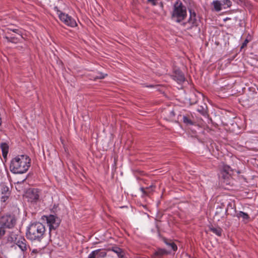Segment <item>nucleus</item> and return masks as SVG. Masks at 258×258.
Returning a JSON list of instances; mask_svg holds the SVG:
<instances>
[{
    "label": "nucleus",
    "instance_id": "nucleus-19",
    "mask_svg": "<svg viewBox=\"0 0 258 258\" xmlns=\"http://www.w3.org/2000/svg\"><path fill=\"white\" fill-rule=\"evenodd\" d=\"M209 229L211 231L213 232L218 236H221L222 235V230L220 227H214L213 226H210L209 227Z\"/></svg>",
    "mask_w": 258,
    "mask_h": 258
},
{
    "label": "nucleus",
    "instance_id": "nucleus-12",
    "mask_svg": "<svg viewBox=\"0 0 258 258\" xmlns=\"http://www.w3.org/2000/svg\"><path fill=\"white\" fill-rule=\"evenodd\" d=\"M163 241L166 244V245L168 246L169 248L170 249L169 250H173L174 251H175L177 249V245L175 244V243L172 240L167 239L166 238H163Z\"/></svg>",
    "mask_w": 258,
    "mask_h": 258
},
{
    "label": "nucleus",
    "instance_id": "nucleus-32",
    "mask_svg": "<svg viewBox=\"0 0 258 258\" xmlns=\"http://www.w3.org/2000/svg\"><path fill=\"white\" fill-rule=\"evenodd\" d=\"M6 38L7 39L8 41L14 42V41L12 40V39H14V38H10L8 36H6Z\"/></svg>",
    "mask_w": 258,
    "mask_h": 258
},
{
    "label": "nucleus",
    "instance_id": "nucleus-25",
    "mask_svg": "<svg viewBox=\"0 0 258 258\" xmlns=\"http://www.w3.org/2000/svg\"><path fill=\"white\" fill-rule=\"evenodd\" d=\"M10 196V194H7V195H3V196L1 198V201L3 202H5L7 200L9 197Z\"/></svg>",
    "mask_w": 258,
    "mask_h": 258
},
{
    "label": "nucleus",
    "instance_id": "nucleus-2",
    "mask_svg": "<svg viewBox=\"0 0 258 258\" xmlns=\"http://www.w3.org/2000/svg\"><path fill=\"white\" fill-rule=\"evenodd\" d=\"M45 232V226L40 222L31 224L28 227L26 237L32 241H40Z\"/></svg>",
    "mask_w": 258,
    "mask_h": 258
},
{
    "label": "nucleus",
    "instance_id": "nucleus-3",
    "mask_svg": "<svg viewBox=\"0 0 258 258\" xmlns=\"http://www.w3.org/2000/svg\"><path fill=\"white\" fill-rule=\"evenodd\" d=\"M187 16L186 8L179 1L175 2L171 14V17L177 22L179 23L183 20Z\"/></svg>",
    "mask_w": 258,
    "mask_h": 258
},
{
    "label": "nucleus",
    "instance_id": "nucleus-14",
    "mask_svg": "<svg viewBox=\"0 0 258 258\" xmlns=\"http://www.w3.org/2000/svg\"><path fill=\"white\" fill-rule=\"evenodd\" d=\"M236 216L238 218H241L242 219V220L245 223H247L249 221L250 217L249 215L243 212L240 211L236 214Z\"/></svg>",
    "mask_w": 258,
    "mask_h": 258
},
{
    "label": "nucleus",
    "instance_id": "nucleus-27",
    "mask_svg": "<svg viewBox=\"0 0 258 258\" xmlns=\"http://www.w3.org/2000/svg\"><path fill=\"white\" fill-rule=\"evenodd\" d=\"M10 30L11 31H12L13 32L16 33H17L19 35H20V36H22V32L19 30V29H10Z\"/></svg>",
    "mask_w": 258,
    "mask_h": 258
},
{
    "label": "nucleus",
    "instance_id": "nucleus-6",
    "mask_svg": "<svg viewBox=\"0 0 258 258\" xmlns=\"http://www.w3.org/2000/svg\"><path fill=\"white\" fill-rule=\"evenodd\" d=\"M57 15L61 21L66 25L71 27H74L77 25L76 21L68 14L57 11Z\"/></svg>",
    "mask_w": 258,
    "mask_h": 258
},
{
    "label": "nucleus",
    "instance_id": "nucleus-1",
    "mask_svg": "<svg viewBox=\"0 0 258 258\" xmlns=\"http://www.w3.org/2000/svg\"><path fill=\"white\" fill-rule=\"evenodd\" d=\"M31 165V159L26 155H20L13 158L10 163V170L15 174L26 172Z\"/></svg>",
    "mask_w": 258,
    "mask_h": 258
},
{
    "label": "nucleus",
    "instance_id": "nucleus-15",
    "mask_svg": "<svg viewBox=\"0 0 258 258\" xmlns=\"http://www.w3.org/2000/svg\"><path fill=\"white\" fill-rule=\"evenodd\" d=\"M111 250L112 251H113L114 252H115V253H116L117 256L119 258H122L123 257L124 254V252L120 248L117 247V246H114V247H112V248L111 249Z\"/></svg>",
    "mask_w": 258,
    "mask_h": 258
},
{
    "label": "nucleus",
    "instance_id": "nucleus-30",
    "mask_svg": "<svg viewBox=\"0 0 258 258\" xmlns=\"http://www.w3.org/2000/svg\"><path fill=\"white\" fill-rule=\"evenodd\" d=\"M88 258H97L96 255L95 254V252L92 251L88 255Z\"/></svg>",
    "mask_w": 258,
    "mask_h": 258
},
{
    "label": "nucleus",
    "instance_id": "nucleus-17",
    "mask_svg": "<svg viewBox=\"0 0 258 258\" xmlns=\"http://www.w3.org/2000/svg\"><path fill=\"white\" fill-rule=\"evenodd\" d=\"M212 4L214 7V11L219 12L222 10V4L219 1H214Z\"/></svg>",
    "mask_w": 258,
    "mask_h": 258
},
{
    "label": "nucleus",
    "instance_id": "nucleus-4",
    "mask_svg": "<svg viewBox=\"0 0 258 258\" xmlns=\"http://www.w3.org/2000/svg\"><path fill=\"white\" fill-rule=\"evenodd\" d=\"M17 219L13 215H6L0 218V224L3 227L13 228L16 223Z\"/></svg>",
    "mask_w": 258,
    "mask_h": 258
},
{
    "label": "nucleus",
    "instance_id": "nucleus-7",
    "mask_svg": "<svg viewBox=\"0 0 258 258\" xmlns=\"http://www.w3.org/2000/svg\"><path fill=\"white\" fill-rule=\"evenodd\" d=\"M44 219H45L49 227V230L55 229L58 227L60 220L56 216L53 215H49V216H44Z\"/></svg>",
    "mask_w": 258,
    "mask_h": 258
},
{
    "label": "nucleus",
    "instance_id": "nucleus-20",
    "mask_svg": "<svg viewBox=\"0 0 258 258\" xmlns=\"http://www.w3.org/2000/svg\"><path fill=\"white\" fill-rule=\"evenodd\" d=\"M183 121L187 125H192L194 124V122L187 116L183 117Z\"/></svg>",
    "mask_w": 258,
    "mask_h": 258
},
{
    "label": "nucleus",
    "instance_id": "nucleus-8",
    "mask_svg": "<svg viewBox=\"0 0 258 258\" xmlns=\"http://www.w3.org/2000/svg\"><path fill=\"white\" fill-rule=\"evenodd\" d=\"M15 241L16 245L21 249L23 254L29 248L27 240L20 235H17L15 237Z\"/></svg>",
    "mask_w": 258,
    "mask_h": 258
},
{
    "label": "nucleus",
    "instance_id": "nucleus-18",
    "mask_svg": "<svg viewBox=\"0 0 258 258\" xmlns=\"http://www.w3.org/2000/svg\"><path fill=\"white\" fill-rule=\"evenodd\" d=\"M95 252V254L96 255L97 258H103L106 256V252L105 250H102L100 249H97L93 251Z\"/></svg>",
    "mask_w": 258,
    "mask_h": 258
},
{
    "label": "nucleus",
    "instance_id": "nucleus-33",
    "mask_svg": "<svg viewBox=\"0 0 258 258\" xmlns=\"http://www.w3.org/2000/svg\"><path fill=\"white\" fill-rule=\"evenodd\" d=\"M155 0H148V2L153 3L154 4H155L154 2Z\"/></svg>",
    "mask_w": 258,
    "mask_h": 258
},
{
    "label": "nucleus",
    "instance_id": "nucleus-26",
    "mask_svg": "<svg viewBox=\"0 0 258 258\" xmlns=\"http://www.w3.org/2000/svg\"><path fill=\"white\" fill-rule=\"evenodd\" d=\"M5 230L3 227H0V239L2 238V237L5 235Z\"/></svg>",
    "mask_w": 258,
    "mask_h": 258
},
{
    "label": "nucleus",
    "instance_id": "nucleus-29",
    "mask_svg": "<svg viewBox=\"0 0 258 258\" xmlns=\"http://www.w3.org/2000/svg\"><path fill=\"white\" fill-rule=\"evenodd\" d=\"M248 42V40L246 39L244 40V41L243 42V43L241 46V49H242V48H244L245 46H246Z\"/></svg>",
    "mask_w": 258,
    "mask_h": 258
},
{
    "label": "nucleus",
    "instance_id": "nucleus-28",
    "mask_svg": "<svg viewBox=\"0 0 258 258\" xmlns=\"http://www.w3.org/2000/svg\"><path fill=\"white\" fill-rule=\"evenodd\" d=\"M198 111L202 114L206 113L205 109L202 106H201L200 108H198Z\"/></svg>",
    "mask_w": 258,
    "mask_h": 258
},
{
    "label": "nucleus",
    "instance_id": "nucleus-21",
    "mask_svg": "<svg viewBox=\"0 0 258 258\" xmlns=\"http://www.w3.org/2000/svg\"><path fill=\"white\" fill-rule=\"evenodd\" d=\"M152 186H150L146 188H145L144 187H141V190L144 195H148L152 191Z\"/></svg>",
    "mask_w": 258,
    "mask_h": 258
},
{
    "label": "nucleus",
    "instance_id": "nucleus-9",
    "mask_svg": "<svg viewBox=\"0 0 258 258\" xmlns=\"http://www.w3.org/2000/svg\"><path fill=\"white\" fill-rule=\"evenodd\" d=\"M26 196L31 202H36L39 199L40 191L38 189L31 188L27 190Z\"/></svg>",
    "mask_w": 258,
    "mask_h": 258
},
{
    "label": "nucleus",
    "instance_id": "nucleus-11",
    "mask_svg": "<svg viewBox=\"0 0 258 258\" xmlns=\"http://www.w3.org/2000/svg\"><path fill=\"white\" fill-rule=\"evenodd\" d=\"M173 78L178 83H181L185 80L184 76L182 73L180 71L175 72L174 75L173 76Z\"/></svg>",
    "mask_w": 258,
    "mask_h": 258
},
{
    "label": "nucleus",
    "instance_id": "nucleus-16",
    "mask_svg": "<svg viewBox=\"0 0 258 258\" xmlns=\"http://www.w3.org/2000/svg\"><path fill=\"white\" fill-rule=\"evenodd\" d=\"M1 148L2 149L3 156L4 158H6L9 152V146L5 143H3L1 144Z\"/></svg>",
    "mask_w": 258,
    "mask_h": 258
},
{
    "label": "nucleus",
    "instance_id": "nucleus-13",
    "mask_svg": "<svg viewBox=\"0 0 258 258\" xmlns=\"http://www.w3.org/2000/svg\"><path fill=\"white\" fill-rule=\"evenodd\" d=\"M224 178L228 177V175H230L232 173L231 167L228 165H224L221 171Z\"/></svg>",
    "mask_w": 258,
    "mask_h": 258
},
{
    "label": "nucleus",
    "instance_id": "nucleus-10",
    "mask_svg": "<svg viewBox=\"0 0 258 258\" xmlns=\"http://www.w3.org/2000/svg\"><path fill=\"white\" fill-rule=\"evenodd\" d=\"M170 253V250L163 248H157L152 255V258H162V256L167 255Z\"/></svg>",
    "mask_w": 258,
    "mask_h": 258
},
{
    "label": "nucleus",
    "instance_id": "nucleus-22",
    "mask_svg": "<svg viewBox=\"0 0 258 258\" xmlns=\"http://www.w3.org/2000/svg\"><path fill=\"white\" fill-rule=\"evenodd\" d=\"M1 191L2 195L10 194L9 188L7 186L3 185L2 187Z\"/></svg>",
    "mask_w": 258,
    "mask_h": 258
},
{
    "label": "nucleus",
    "instance_id": "nucleus-31",
    "mask_svg": "<svg viewBox=\"0 0 258 258\" xmlns=\"http://www.w3.org/2000/svg\"><path fill=\"white\" fill-rule=\"evenodd\" d=\"M174 116H175L174 111L173 110H172V111H170V112H169V117L172 118V117H174Z\"/></svg>",
    "mask_w": 258,
    "mask_h": 258
},
{
    "label": "nucleus",
    "instance_id": "nucleus-23",
    "mask_svg": "<svg viewBox=\"0 0 258 258\" xmlns=\"http://www.w3.org/2000/svg\"><path fill=\"white\" fill-rule=\"evenodd\" d=\"M221 3L222 6H226L227 8H229L232 5V2L230 0H223Z\"/></svg>",
    "mask_w": 258,
    "mask_h": 258
},
{
    "label": "nucleus",
    "instance_id": "nucleus-5",
    "mask_svg": "<svg viewBox=\"0 0 258 258\" xmlns=\"http://www.w3.org/2000/svg\"><path fill=\"white\" fill-rule=\"evenodd\" d=\"M189 13L190 15L187 22L183 23L187 30L191 29L194 27H197L199 21L195 11L189 10Z\"/></svg>",
    "mask_w": 258,
    "mask_h": 258
},
{
    "label": "nucleus",
    "instance_id": "nucleus-24",
    "mask_svg": "<svg viewBox=\"0 0 258 258\" xmlns=\"http://www.w3.org/2000/svg\"><path fill=\"white\" fill-rule=\"evenodd\" d=\"M105 76H106V75H104L101 73H98V75L97 76H96L95 77H94V80L102 79L104 78Z\"/></svg>",
    "mask_w": 258,
    "mask_h": 258
}]
</instances>
